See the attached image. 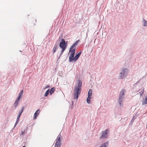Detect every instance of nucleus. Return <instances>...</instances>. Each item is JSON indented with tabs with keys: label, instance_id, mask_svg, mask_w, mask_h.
Returning <instances> with one entry per match:
<instances>
[{
	"label": "nucleus",
	"instance_id": "nucleus-1",
	"mask_svg": "<svg viewBox=\"0 0 147 147\" xmlns=\"http://www.w3.org/2000/svg\"><path fill=\"white\" fill-rule=\"evenodd\" d=\"M82 90V88L77 87L75 86L74 88V99H78L79 95L80 94Z\"/></svg>",
	"mask_w": 147,
	"mask_h": 147
},
{
	"label": "nucleus",
	"instance_id": "nucleus-2",
	"mask_svg": "<svg viewBox=\"0 0 147 147\" xmlns=\"http://www.w3.org/2000/svg\"><path fill=\"white\" fill-rule=\"evenodd\" d=\"M67 46V42H65V40L64 39H61L59 45V47L60 48H66Z\"/></svg>",
	"mask_w": 147,
	"mask_h": 147
},
{
	"label": "nucleus",
	"instance_id": "nucleus-3",
	"mask_svg": "<svg viewBox=\"0 0 147 147\" xmlns=\"http://www.w3.org/2000/svg\"><path fill=\"white\" fill-rule=\"evenodd\" d=\"M92 90L90 89L88 92V96L86 99L87 102L88 104L90 102V99L92 98Z\"/></svg>",
	"mask_w": 147,
	"mask_h": 147
},
{
	"label": "nucleus",
	"instance_id": "nucleus-4",
	"mask_svg": "<svg viewBox=\"0 0 147 147\" xmlns=\"http://www.w3.org/2000/svg\"><path fill=\"white\" fill-rule=\"evenodd\" d=\"M108 132V129H106L105 131H102L101 132L102 135L100 138L101 139L107 138L108 136L107 135Z\"/></svg>",
	"mask_w": 147,
	"mask_h": 147
},
{
	"label": "nucleus",
	"instance_id": "nucleus-5",
	"mask_svg": "<svg viewBox=\"0 0 147 147\" xmlns=\"http://www.w3.org/2000/svg\"><path fill=\"white\" fill-rule=\"evenodd\" d=\"M40 112V109H38L35 112L34 115V117L33 119L35 120L36 119L37 116L39 115Z\"/></svg>",
	"mask_w": 147,
	"mask_h": 147
},
{
	"label": "nucleus",
	"instance_id": "nucleus-6",
	"mask_svg": "<svg viewBox=\"0 0 147 147\" xmlns=\"http://www.w3.org/2000/svg\"><path fill=\"white\" fill-rule=\"evenodd\" d=\"M126 76V75L121 71L119 74L118 78L119 79H123L125 78Z\"/></svg>",
	"mask_w": 147,
	"mask_h": 147
},
{
	"label": "nucleus",
	"instance_id": "nucleus-7",
	"mask_svg": "<svg viewBox=\"0 0 147 147\" xmlns=\"http://www.w3.org/2000/svg\"><path fill=\"white\" fill-rule=\"evenodd\" d=\"M121 72L127 76L128 74V70L127 68H123Z\"/></svg>",
	"mask_w": 147,
	"mask_h": 147
},
{
	"label": "nucleus",
	"instance_id": "nucleus-8",
	"mask_svg": "<svg viewBox=\"0 0 147 147\" xmlns=\"http://www.w3.org/2000/svg\"><path fill=\"white\" fill-rule=\"evenodd\" d=\"M76 48H74L72 47H71L69 50V52L70 53H75L76 52Z\"/></svg>",
	"mask_w": 147,
	"mask_h": 147
},
{
	"label": "nucleus",
	"instance_id": "nucleus-9",
	"mask_svg": "<svg viewBox=\"0 0 147 147\" xmlns=\"http://www.w3.org/2000/svg\"><path fill=\"white\" fill-rule=\"evenodd\" d=\"M59 43H57L55 45L53 50V53H54L56 51V49L59 47Z\"/></svg>",
	"mask_w": 147,
	"mask_h": 147
},
{
	"label": "nucleus",
	"instance_id": "nucleus-10",
	"mask_svg": "<svg viewBox=\"0 0 147 147\" xmlns=\"http://www.w3.org/2000/svg\"><path fill=\"white\" fill-rule=\"evenodd\" d=\"M82 82L81 80H79L78 81L77 87L82 88Z\"/></svg>",
	"mask_w": 147,
	"mask_h": 147
},
{
	"label": "nucleus",
	"instance_id": "nucleus-11",
	"mask_svg": "<svg viewBox=\"0 0 147 147\" xmlns=\"http://www.w3.org/2000/svg\"><path fill=\"white\" fill-rule=\"evenodd\" d=\"M69 62H75L76 61L75 57H69Z\"/></svg>",
	"mask_w": 147,
	"mask_h": 147
},
{
	"label": "nucleus",
	"instance_id": "nucleus-12",
	"mask_svg": "<svg viewBox=\"0 0 147 147\" xmlns=\"http://www.w3.org/2000/svg\"><path fill=\"white\" fill-rule=\"evenodd\" d=\"M108 145L109 141H108L102 144L99 147H107L108 146Z\"/></svg>",
	"mask_w": 147,
	"mask_h": 147
},
{
	"label": "nucleus",
	"instance_id": "nucleus-13",
	"mask_svg": "<svg viewBox=\"0 0 147 147\" xmlns=\"http://www.w3.org/2000/svg\"><path fill=\"white\" fill-rule=\"evenodd\" d=\"M61 142H55V147H61Z\"/></svg>",
	"mask_w": 147,
	"mask_h": 147
},
{
	"label": "nucleus",
	"instance_id": "nucleus-14",
	"mask_svg": "<svg viewBox=\"0 0 147 147\" xmlns=\"http://www.w3.org/2000/svg\"><path fill=\"white\" fill-rule=\"evenodd\" d=\"M61 135L60 133L56 139L55 140V142H61Z\"/></svg>",
	"mask_w": 147,
	"mask_h": 147
},
{
	"label": "nucleus",
	"instance_id": "nucleus-15",
	"mask_svg": "<svg viewBox=\"0 0 147 147\" xmlns=\"http://www.w3.org/2000/svg\"><path fill=\"white\" fill-rule=\"evenodd\" d=\"M55 88L54 87L52 88L49 90L50 95H51L55 92Z\"/></svg>",
	"mask_w": 147,
	"mask_h": 147
},
{
	"label": "nucleus",
	"instance_id": "nucleus-16",
	"mask_svg": "<svg viewBox=\"0 0 147 147\" xmlns=\"http://www.w3.org/2000/svg\"><path fill=\"white\" fill-rule=\"evenodd\" d=\"M142 105H144L147 104V96L145 97V99H143V100L142 101Z\"/></svg>",
	"mask_w": 147,
	"mask_h": 147
},
{
	"label": "nucleus",
	"instance_id": "nucleus-17",
	"mask_svg": "<svg viewBox=\"0 0 147 147\" xmlns=\"http://www.w3.org/2000/svg\"><path fill=\"white\" fill-rule=\"evenodd\" d=\"M80 42V40H76L71 46V47H72L74 48L75 46H76L78 44V43Z\"/></svg>",
	"mask_w": 147,
	"mask_h": 147
},
{
	"label": "nucleus",
	"instance_id": "nucleus-18",
	"mask_svg": "<svg viewBox=\"0 0 147 147\" xmlns=\"http://www.w3.org/2000/svg\"><path fill=\"white\" fill-rule=\"evenodd\" d=\"M49 90L50 89H48L46 91L44 95V96L47 97L48 96L49 93H50Z\"/></svg>",
	"mask_w": 147,
	"mask_h": 147
},
{
	"label": "nucleus",
	"instance_id": "nucleus-19",
	"mask_svg": "<svg viewBox=\"0 0 147 147\" xmlns=\"http://www.w3.org/2000/svg\"><path fill=\"white\" fill-rule=\"evenodd\" d=\"M143 25L144 26H147V21L145 20L143 18Z\"/></svg>",
	"mask_w": 147,
	"mask_h": 147
},
{
	"label": "nucleus",
	"instance_id": "nucleus-20",
	"mask_svg": "<svg viewBox=\"0 0 147 147\" xmlns=\"http://www.w3.org/2000/svg\"><path fill=\"white\" fill-rule=\"evenodd\" d=\"M125 91V90L122 89L119 95L123 96L124 94Z\"/></svg>",
	"mask_w": 147,
	"mask_h": 147
},
{
	"label": "nucleus",
	"instance_id": "nucleus-21",
	"mask_svg": "<svg viewBox=\"0 0 147 147\" xmlns=\"http://www.w3.org/2000/svg\"><path fill=\"white\" fill-rule=\"evenodd\" d=\"M18 101L16 100L13 104V106H14L15 108H16L17 107V105L18 104Z\"/></svg>",
	"mask_w": 147,
	"mask_h": 147
},
{
	"label": "nucleus",
	"instance_id": "nucleus-22",
	"mask_svg": "<svg viewBox=\"0 0 147 147\" xmlns=\"http://www.w3.org/2000/svg\"><path fill=\"white\" fill-rule=\"evenodd\" d=\"M124 98L123 96L119 94V100H122L123 98Z\"/></svg>",
	"mask_w": 147,
	"mask_h": 147
},
{
	"label": "nucleus",
	"instance_id": "nucleus-23",
	"mask_svg": "<svg viewBox=\"0 0 147 147\" xmlns=\"http://www.w3.org/2000/svg\"><path fill=\"white\" fill-rule=\"evenodd\" d=\"M80 57V56L77 53L76 54L75 57L76 61Z\"/></svg>",
	"mask_w": 147,
	"mask_h": 147
},
{
	"label": "nucleus",
	"instance_id": "nucleus-24",
	"mask_svg": "<svg viewBox=\"0 0 147 147\" xmlns=\"http://www.w3.org/2000/svg\"><path fill=\"white\" fill-rule=\"evenodd\" d=\"M24 110V107L23 106L22 107V108L21 110L18 113L22 115L23 112V111Z\"/></svg>",
	"mask_w": 147,
	"mask_h": 147
},
{
	"label": "nucleus",
	"instance_id": "nucleus-25",
	"mask_svg": "<svg viewBox=\"0 0 147 147\" xmlns=\"http://www.w3.org/2000/svg\"><path fill=\"white\" fill-rule=\"evenodd\" d=\"M19 119H17L16 121L15 124V125H14L13 128V129L16 127V125L17 124H18V122H19Z\"/></svg>",
	"mask_w": 147,
	"mask_h": 147
},
{
	"label": "nucleus",
	"instance_id": "nucleus-26",
	"mask_svg": "<svg viewBox=\"0 0 147 147\" xmlns=\"http://www.w3.org/2000/svg\"><path fill=\"white\" fill-rule=\"evenodd\" d=\"M119 105H120V107H122L123 106V103L122 102V100H119Z\"/></svg>",
	"mask_w": 147,
	"mask_h": 147
},
{
	"label": "nucleus",
	"instance_id": "nucleus-27",
	"mask_svg": "<svg viewBox=\"0 0 147 147\" xmlns=\"http://www.w3.org/2000/svg\"><path fill=\"white\" fill-rule=\"evenodd\" d=\"M62 49H61V52L60 53H61V54H62L64 52V51H65V50L66 48H61Z\"/></svg>",
	"mask_w": 147,
	"mask_h": 147
},
{
	"label": "nucleus",
	"instance_id": "nucleus-28",
	"mask_svg": "<svg viewBox=\"0 0 147 147\" xmlns=\"http://www.w3.org/2000/svg\"><path fill=\"white\" fill-rule=\"evenodd\" d=\"M22 96H21L20 95H19L18 96V97L17 99H16V100L18 102L20 98H21Z\"/></svg>",
	"mask_w": 147,
	"mask_h": 147
},
{
	"label": "nucleus",
	"instance_id": "nucleus-29",
	"mask_svg": "<svg viewBox=\"0 0 147 147\" xmlns=\"http://www.w3.org/2000/svg\"><path fill=\"white\" fill-rule=\"evenodd\" d=\"M22 96H21L20 95H19L18 96V97L17 99H16V100L18 102L20 98H21Z\"/></svg>",
	"mask_w": 147,
	"mask_h": 147
},
{
	"label": "nucleus",
	"instance_id": "nucleus-30",
	"mask_svg": "<svg viewBox=\"0 0 147 147\" xmlns=\"http://www.w3.org/2000/svg\"><path fill=\"white\" fill-rule=\"evenodd\" d=\"M135 119V118H134V117H133L132 119H131V120L130 122V124L131 123L132 124L134 122V120Z\"/></svg>",
	"mask_w": 147,
	"mask_h": 147
},
{
	"label": "nucleus",
	"instance_id": "nucleus-31",
	"mask_svg": "<svg viewBox=\"0 0 147 147\" xmlns=\"http://www.w3.org/2000/svg\"><path fill=\"white\" fill-rule=\"evenodd\" d=\"M23 92H24V90H22L19 93V95H20L21 96H22V94H23Z\"/></svg>",
	"mask_w": 147,
	"mask_h": 147
},
{
	"label": "nucleus",
	"instance_id": "nucleus-32",
	"mask_svg": "<svg viewBox=\"0 0 147 147\" xmlns=\"http://www.w3.org/2000/svg\"><path fill=\"white\" fill-rule=\"evenodd\" d=\"M75 53H70L69 57H75Z\"/></svg>",
	"mask_w": 147,
	"mask_h": 147
},
{
	"label": "nucleus",
	"instance_id": "nucleus-33",
	"mask_svg": "<svg viewBox=\"0 0 147 147\" xmlns=\"http://www.w3.org/2000/svg\"><path fill=\"white\" fill-rule=\"evenodd\" d=\"M50 86L49 85H48L47 86H45L44 88V89H45L47 88H50Z\"/></svg>",
	"mask_w": 147,
	"mask_h": 147
},
{
	"label": "nucleus",
	"instance_id": "nucleus-34",
	"mask_svg": "<svg viewBox=\"0 0 147 147\" xmlns=\"http://www.w3.org/2000/svg\"><path fill=\"white\" fill-rule=\"evenodd\" d=\"M21 115L19 113L17 117V119L20 120V118L21 117Z\"/></svg>",
	"mask_w": 147,
	"mask_h": 147
},
{
	"label": "nucleus",
	"instance_id": "nucleus-35",
	"mask_svg": "<svg viewBox=\"0 0 147 147\" xmlns=\"http://www.w3.org/2000/svg\"><path fill=\"white\" fill-rule=\"evenodd\" d=\"M144 89H143L142 90H141L140 92L139 93L140 95H141L144 92Z\"/></svg>",
	"mask_w": 147,
	"mask_h": 147
},
{
	"label": "nucleus",
	"instance_id": "nucleus-36",
	"mask_svg": "<svg viewBox=\"0 0 147 147\" xmlns=\"http://www.w3.org/2000/svg\"><path fill=\"white\" fill-rule=\"evenodd\" d=\"M82 53V51H80L79 53H77L80 56V55H81Z\"/></svg>",
	"mask_w": 147,
	"mask_h": 147
},
{
	"label": "nucleus",
	"instance_id": "nucleus-37",
	"mask_svg": "<svg viewBox=\"0 0 147 147\" xmlns=\"http://www.w3.org/2000/svg\"><path fill=\"white\" fill-rule=\"evenodd\" d=\"M24 131H22L21 132V135H24Z\"/></svg>",
	"mask_w": 147,
	"mask_h": 147
},
{
	"label": "nucleus",
	"instance_id": "nucleus-38",
	"mask_svg": "<svg viewBox=\"0 0 147 147\" xmlns=\"http://www.w3.org/2000/svg\"><path fill=\"white\" fill-rule=\"evenodd\" d=\"M74 104V101H71V108H72V106H73V105Z\"/></svg>",
	"mask_w": 147,
	"mask_h": 147
},
{
	"label": "nucleus",
	"instance_id": "nucleus-39",
	"mask_svg": "<svg viewBox=\"0 0 147 147\" xmlns=\"http://www.w3.org/2000/svg\"><path fill=\"white\" fill-rule=\"evenodd\" d=\"M62 54H61V53H60V54H59V57H61V55H62Z\"/></svg>",
	"mask_w": 147,
	"mask_h": 147
},
{
	"label": "nucleus",
	"instance_id": "nucleus-40",
	"mask_svg": "<svg viewBox=\"0 0 147 147\" xmlns=\"http://www.w3.org/2000/svg\"><path fill=\"white\" fill-rule=\"evenodd\" d=\"M27 128H28V127H27V128H26V129L24 130V133H25L26 131H27Z\"/></svg>",
	"mask_w": 147,
	"mask_h": 147
},
{
	"label": "nucleus",
	"instance_id": "nucleus-41",
	"mask_svg": "<svg viewBox=\"0 0 147 147\" xmlns=\"http://www.w3.org/2000/svg\"><path fill=\"white\" fill-rule=\"evenodd\" d=\"M60 57H59V56L58 57H58H57V61L60 59Z\"/></svg>",
	"mask_w": 147,
	"mask_h": 147
},
{
	"label": "nucleus",
	"instance_id": "nucleus-42",
	"mask_svg": "<svg viewBox=\"0 0 147 147\" xmlns=\"http://www.w3.org/2000/svg\"><path fill=\"white\" fill-rule=\"evenodd\" d=\"M22 147H26V146H23Z\"/></svg>",
	"mask_w": 147,
	"mask_h": 147
},
{
	"label": "nucleus",
	"instance_id": "nucleus-43",
	"mask_svg": "<svg viewBox=\"0 0 147 147\" xmlns=\"http://www.w3.org/2000/svg\"><path fill=\"white\" fill-rule=\"evenodd\" d=\"M20 51V52H22V51Z\"/></svg>",
	"mask_w": 147,
	"mask_h": 147
}]
</instances>
